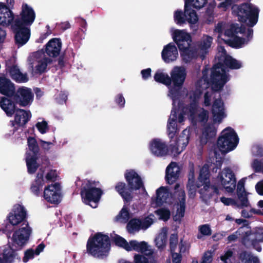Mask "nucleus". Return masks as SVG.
Returning <instances> with one entry per match:
<instances>
[{"instance_id":"obj_1","label":"nucleus","mask_w":263,"mask_h":263,"mask_svg":"<svg viewBox=\"0 0 263 263\" xmlns=\"http://www.w3.org/2000/svg\"><path fill=\"white\" fill-rule=\"evenodd\" d=\"M4 13L0 15V25L4 27H10L12 33H30V27L35 19V13L33 8L26 3L22 5L20 16L15 17L12 10L0 3V9Z\"/></svg>"},{"instance_id":"obj_2","label":"nucleus","mask_w":263,"mask_h":263,"mask_svg":"<svg viewBox=\"0 0 263 263\" xmlns=\"http://www.w3.org/2000/svg\"><path fill=\"white\" fill-rule=\"evenodd\" d=\"M215 60L217 63L211 69V82L212 89L214 91H219L229 80L225 68L238 69L242 67V63L228 54L222 46H218Z\"/></svg>"},{"instance_id":"obj_3","label":"nucleus","mask_w":263,"mask_h":263,"mask_svg":"<svg viewBox=\"0 0 263 263\" xmlns=\"http://www.w3.org/2000/svg\"><path fill=\"white\" fill-rule=\"evenodd\" d=\"M124 177L127 183V185L123 182H118L115 186V190L122 197L125 203L132 201L133 196L132 192L141 188L146 191L143 182L140 175L134 170H126Z\"/></svg>"},{"instance_id":"obj_4","label":"nucleus","mask_w":263,"mask_h":263,"mask_svg":"<svg viewBox=\"0 0 263 263\" xmlns=\"http://www.w3.org/2000/svg\"><path fill=\"white\" fill-rule=\"evenodd\" d=\"M232 14L238 18V21L253 27L258 22L259 9L250 3L240 5L234 4L231 7Z\"/></svg>"},{"instance_id":"obj_5","label":"nucleus","mask_w":263,"mask_h":263,"mask_svg":"<svg viewBox=\"0 0 263 263\" xmlns=\"http://www.w3.org/2000/svg\"><path fill=\"white\" fill-rule=\"evenodd\" d=\"M32 229L28 221H24L21 226L14 229L9 237V243L15 250H20L28 243Z\"/></svg>"},{"instance_id":"obj_6","label":"nucleus","mask_w":263,"mask_h":263,"mask_svg":"<svg viewBox=\"0 0 263 263\" xmlns=\"http://www.w3.org/2000/svg\"><path fill=\"white\" fill-rule=\"evenodd\" d=\"M171 86L169 88L173 102L181 96V89L186 77L185 69L183 67H175L170 72Z\"/></svg>"},{"instance_id":"obj_7","label":"nucleus","mask_w":263,"mask_h":263,"mask_svg":"<svg viewBox=\"0 0 263 263\" xmlns=\"http://www.w3.org/2000/svg\"><path fill=\"white\" fill-rule=\"evenodd\" d=\"M81 196L82 201L92 208L98 207L99 202V183L91 180H84L81 185Z\"/></svg>"},{"instance_id":"obj_8","label":"nucleus","mask_w":263,"mask_h":263,"mask_svg":"<svg viewBox=\"0 0 263 263\" xmlns=\"http://www.w3.org/2000/svg\"><path fill=\"white\" fill-rule=\"evenodd\" d=\"M239 142V138L233 128L228 127L223 129L217 141V145L221 152L225 154L234 150Z\"/></svg>"},{"instance_id":"obj_9","label":"nucleus","mask_w":263,"mask_h":263,"mask_svg":"<svg viewBox=\"0 0 263 263\" xmlns=\"http://www.w3.org/2000/svg\"><path fill=\"white\" fill-rule=\"evenodd\" d=\"M29 68L33 74H41L46 71L47 66L52 62L42 49L31 53L27 59Z\"/></svg>"},{"instance_id":"obj_10","label":"nucleus","mask_w":263,"mask_h":263,"mask_svg":"<svg viewBox=\"0 0 263 263\" xmlns=\"http://www.w3.org/2000/svg\"><path fill=\"white\" fill-rule=\"evenodd\" d=\"M191 5L186 2L184 3V11L179 9L176 10L174 13V20L179 25L185 24L187 22L193 31H196L198 29L196 24L199 18L196 11L191 8Z\"/></svg>"},{"instance_id":"obj_11","label":"nucleus","mask_w":263,"mask_h":263,"mask_svg":"<svg viewBox=\"0 0 263 263\" xmlns=\"http://www.w3.org/2000/svg\"><path fill=\"white\" fill-rule=\"evenodd\" d=\"M221 189H224L227 192L232 193L236 187V179L232 170L229 167L224 168L217 178Z\"/></svg>"},{"instance_id":"obj_12","label":"nucleus","mask_w":263,"mask_h":263,"mask_svg":"<svg viewBox=\"0 0 263 263\" xmlns=\"http://www.w3.org/2000/svg\"><path fill=\"white\" fill-rule=\"evenodd\" d=\"M58 177V173L57 171L54 170H51L46 174L45 178H44L43 172L40 170V171L37 173L34 181L31 185V192L34 194L39 195L40 191L42 190L43 186L47 181H54L57 180Z\"/></svg>"},{"instance_id":"obj_13","label":"nucleus","mask_w":263,"mask_h":263,"mask_svg":"<svg viewBox=\"0 0 263 263\" xmlns=\"http://www.w3.org/2000/svg\"><path fill=\"white\" fill-rule=\"evenodd\" d=\"M174 195L177 197V204L179 205L176 210V214L174 217V220L176 221H181L184 216L185 210L186 195L184 190L180 189V184L176 183L174 186Z\"/></svg>"},{"instance_id":"obj_14","label":"nucleus","mask_w":263,"mask_h":263,"mask_svg":"<svg viewBox=\"0 0 263 263\" xmlns=\"http://www.w3.org/2000/svg\"><path fill=\"white\" fill-rule=\"evenodd\" d=\"M26 211L24 207L19 204L13 206L12 211L8 216V220L9 223L12 226H17L24 221H27L25 220L26 218Z\"/></svg>"},{"instance_id":"obj_15","label":"nucleus","mask_w":263,"mask_h":263,"mask_svg":"<svg viewBox=\"0 0 263 263\" xmlns=\"http://www.w3.org/2000/svg\"><path fill=\"white\" fill-rule=\"evenodd\" d=\"M33 97L34 95L31 89L22 87L17 89L14 99L20 105L25 107L31 104Z\"/></svg>"},{"instance_id":"obj_16","label":"nucleus","mask_w":263,"mask_h":263,"mask_svg":"<svg viewBox=\"0 0 263 263\" xmlns=\"http://www.w3.org/2000/svg\"><path fill=\"white\" fill-rule=\"evenodd\" d=\"M45 199L51 203L58 204L61 200V187L59 183H55L46 187L44 192Z\"/></svg>"},{"instance_id":"obj_17","label":"nucleus","mask_w":263,"mask_h":263,"mask_svg":"<svg viewBox=\"0 0 263 263\" xmlns=\"http://www.w3.org/2000/svg\"><path fill=\"white\" fill-rule=\"evenodd\" d=\"M218 38L229 46L239 49L246 43V39L237 35V34H218Z\"/></svg>"},{"instance_id":"obj_18","label":"nucleus","mask_w":263,"mask_h":263,"mask_svg":"<svg viewBox=\"0 0 263 263\" xmlns=\"http://www.w3.org/2000/svg\"><path fill=\"white\" fill-rule=\"evenodd\" d=\"M151 153L157 157H163L168 154V149L165 142L160 139H154L149 144Z\"/></svg>"},{"instance_id":"obj_19","label":"nucleus","mask_w":263,"mask_h":263,"mask_svg":"<svg viewBox=\"0 0 263 263\" xmlns=\"http://www.w3.org/2000/svg\"><path fill=\"white\" fill-rule=\"evenodd\" d=\"M13 248L8 246L0 249V263H14L18 259V254Z\"/></svg>"},{"instance_id":"obj_20","label":"nucleus","mask_w":263,"mask_h":263,"mask_svg":"<svg viewBox=\"0 0 263 263\" xmlns=\"http://www.w3.org/2000/svg\"><path fill=\"white\" fill-rule=\"evenodd\" d=\"M31 114L29 111L24 109H17L15 112L14 120L12 121V125L14 128L23 127L30 120Z\"/></svg>"},{"instance_id":"obj_21","label":"nucleus","mask_w":263,"mask_h":263,"mask_svg":"<svg viewBox=\"0 0 263 263\" xmlns=\"http://www.w3.org/2000/svg\"><path fill=\"white\" fill-rule=\"evenodd\" d=\"M213 42V38L209 35H204L202 39L196 42L194 44L196 46L199 54L200 58L204 60L205 55L209 53V49Z\"/></svg>"},{"instance_id":"obj_22","label":"nucleus","mask_w":263,"mask_h":263,"mask_svg":"<svg viewBox=\"0 0 263 263\" xmlns=\"http://www.w3.org/2000/svg\"><path fill=\"white\" fill-rule=\"evenodd\" d=\"M212 113L215 122H221L226 115L224 112L223 102L220 98L216 99L213 103Z\"/></svg>"},{"instance_id":"obj_23","label":"nucleus","mask_w":263,"mask_h":263,"mask_svg":"<svg viewBox=\"0 0 263 263\" xmlns=\"http://www.w3.org/2000/svg\"><path fill=\"white\" fill-rule=\"evenodd\" d=\"M202 184L204 185L203 187L200 190L199 193L203 200L207 201L210 199L214 195L219 194V189H220L221 187L219 185H211L210 182Z\"/></svg>"},{"instance_id":"obj_24","label":"nucleus","mask_w":263,"mask_h":263,"mask_svg":"<svg viewBox=\"0 0 263 263\" xmlns=\"http://www.w3.org/2000/svg\"><path fill=\"white\" fill-rule=\"evenodd\" d=\"M174 42L180 51L192 45V39L191 34H172Z\"/></svg>"},{"instance_id":"obj_25","label":"nucleus","mask_w":263,"mask_h":263,"mask_svg":"<svg viewBox=\"0 0 263 263\" xmlns=\"http://www.w3.org/2000/svg\"><path fill=\"white\" fill-rule=\"evenodd\" d=\"M61 46L62 43L60 39L57 38L52 39L46 45V53L50 58V57H57L60 54Z\"/></svg>"},{"instance_id":"obj_26","label":"nucleus","mask_w":263,"mask_h":263,"mask_svg":"<svg viewBox=\"0 0 263 263\" xmlns=\"http://www.w3.org/2000/svg\"><path fill=\"white\" fill-rule=\"evenodd\" d=\"M180 174L179 168L176 162H171L165 170V180L168 184H173L178 178Z\"/></svg>"},{"instance_id":"obj_27","label":"nucleus","mask_w":263,"mask_h":263,"mask_svg":"<svg viewBox=\"0 0 263 263\" xmlns=\"http://www.w3.org/2000/svg\"><path fill=\"white\" fill-rule=\"evenodd\" d=\"M178 55L176 47L171 43L165 46L161 52L162 59L166 63L175 61Z\"/></svg>"},{"instance_id":"obj_28","label":"nucleus","mask_w":263,"mask_h":263,"mask_svg":"<svg viewBox=\"0 0 263 263\" xmlns=\"http://www.w3.org/2000/svg\"><path fill=\"white\" fill-rule=\"evenodd\" d=\"M87 253L94 257H99V233L90 236L86 245Z\"/></svg>"},{"instance_id":"obj_29","label":"nucleus","mask_w":263,"mask_h":263,"mask_svg":"<svg viewBox=\"0 0 263 263\" xmlns=\"http://www.w3.org/2000/svg\"><path fill=\"white\" fill-rule=\"evenodd\" d=\"M177 115L176 109L173 108L168 119L167 125L168 136L170 138L173 139L178 133L177 125Z\"/></svg>"},{"instance_id":"obj_30","label":"nucleus","mask_w":263,"mask_h":263,"mask_svg":"<svg viewBox=\"0 0 263 263\" xmlns=\"http://www.w3.org/2000/svg\"><path fill=\"white\" fill-rule=\"evenodd\" d=\"M180 52L183 61L185 63H190L193 60L196 59L198 57H200V54L195 44L191 45Z\"/></svg>"},{"instance_id":"obj_31","label":"nucleus","mask_w":263,"mask_h":263,"mask_svg":"<svg viewBox=\"0 0 263 263\" xmlns=\"http://www.w3.org/2000/svg\"><path fill=\"white\" fill-rule=\"evenodd\" d=\"M110 239L107 235L100 232V257L103 258L108 256L110 250Z\"/></svg>"},{"instance_id":"obj_32","label":"nucleus","mask_w":263,"mask_h":263,"mask_svg":"<svg viewBox=\"0 0 263 263\" xmlns=\"http://www.w3.org/2000/svg\"><path fill=\"white\" fill-rule=\"evenodd\" d=\"M129 247L130 251L134 250L137 252H140L148 256H151L153 254V251L149 248V246L145 241L138 242L136 240H131L129 241Z\"/></svg>"},{"instance_id":"obj_33","label":"nucleus","mask_w":263,"mask_h":263,"mask_svg":"<svg viewBox=\"0 0 263 263\" xmlns=\"http://www.w3.org/2000/svg\"><path fill=\"white\" fill-rule=\"evenodd\" d=\"M216 129L213 124H209L204 128L201 136L200 137V143L202 145H205L209 140L215 137Z\"/></svg>"},{"instance_id":"obj_34","label":"nucleus","mask_w":263,"mask_h":263,"mask_svg":"<svg viewBox=\"0 0 263 263\" xmlns=\"http://www.w3.org/2000/svg\"><path fill=\"white\" fill-rule=\"evenodd\" d=\"M11 77L17 82L25 83L28 78L26 73H23L16 65L8 67L7 68Z\"/></svg>"},{"instance_id":"obj_35","label":"nucleus","mask_w":263,"mask_h":263,"mask_svg":"<svg viewBox=\"0 0 263 263\" xmlns=\"http://www.w3.org/2000/svg\"><path fill=\"white\" fill-rule=\"evenodd\" d=\"M190 139V130L186 129H184L181 135L176 139L175 144L173 146V149L175 148L178 150L179 147H181V151L184 149L189 143Z\"/></svg>"},{"instance_id":"obj_36","label":"nucleus","mask_w":263,"mask_h":263,"mask_svg":"<svg viewBox=\"0 0 263 263\" xmlns=\"http://www.w3.org/2000/svg\"><path fill=\"white\" fill-rule=\"evenodd\" d=\"M0 92L8 96L14 94V85L9 79L4 77L0 78Z\"/></svg>"},{"instance_id":"obj_37","label":"nucleus","mask_w":263,"mask_h":263,"mask_svg":"<svg viewBox=\"0 0 263 263\" xmlns=\"http://www.w3.org/2000/svg\"><path fill=\"white\" fill-rule=\"evenodd\" d=\"M37 158V155H32L30 152L26 153V165L29 174H33L39 167Z\"/></svg>"},{"instance_id":"obj_38","label":"nucleus","mask_w":263,"mask_h":263,"mask_svg":"<svg viewBox=\"0 0 263 263\" xmlns=\"http://www.w3.org/2000/svg\"><path fill=\"white\" fill-rule=\"evenodd\" d=\"M238 258L241 263H259L257 257L246 250L240 251L238 254Z\"/></svg>"},{"instance_id":"obj_39","label":"nucleus","mask_w":263,"mask_h":263,"mask_svg":"<svg viewBox=\"0 0 263 263\" xmlns=\"http://www.w3.org/2000/svg\"><path fill=\"white\" fill-rule=\"evenodd\" d=\"M0 106L8 116H12L15 111L14 104L9 99L2 97L0 99Z\"/></svg>"},{"instance_id":"obj_40","label":"nucleus","mask_w":263,"mask_h":263,"mask_svg":"<svg viewBox=\"0 0 263 263\" xmlns=\"http://www.w3.org/2000/svg\"><path fill=\"white\" fill-rule=\"evenodd\" d=\"M170 78V77L167 73H164L159 70L156 71L154 77L155 81L162 83L167 87L171 86V80Z\"/></svg>"},{"instance_id":"obj_41","label":"nucleus","mask_w":263,"mask_h":263,"mask_svg":"<svg viewBox=\"0 0 263 263\" xmlns=\"http://www.w3.org/2000/svg\"><path fill=\"white\" fill-rule=\"evenodd\" d=\"M71 27V25L69 21L57 23L53 29H51L49 25L46 26L47 32L46 33H52L53 31L58 32H64Z\"/></svg>"},{"instance_id":"obj_42","label":"nucleus","mask_w":263,"mask_h":263,"mask_svg":"<svg viewBox=\"0 0 263 263\" xmlns=\"http://www.w3.org/2000/svg\"><path fill=\"white\" fill-rule=\"evenodd\" d=\"M198 98L199 97L196 93H194L193 99L192 102L183 109L185 112L187 111L190 114V116L192 117H194L197 112L198 107L197 100Z\"/></svg>"},{"instance_id":"obj_43","label":"nucleus","mask_w":263,"mask_h":263,"mask_svg":"<svg viewBox=\"0 0 263 263\" xmlns=\"http://www.w3.org/2000/svg\"><path fill=\"white\" fill-rule=\"evenodd\" d=\"M209 165L208 164H205L201 167L200 170V173L198 177V179L200 182H201L202 184H204L206 183H208L210 181V170H209Z\"/></svg>"},{"instance_id":"obj_44","label":"nucleus","mask_w":263,"mask_h":263,"mask_svg":"<svg viewBox=\"0 0 263 263\" xmlns=\"http://www.w3.org/2000/svg\"><path fill=\"white\" fill-rule=\"evenodd\" d=\"M141 219L139 218H132L127 223L126 226L127 230L128 233H133L136 231L141 230Z\"/></svg>"},{"instance_id":"obj_45","label":"nucleus","mask_w":263,"mask_h":263,"mask_svg":"<svg viewBox=\"0 0 263 263\" xmlns=\"http://www.w3.org/2000/svg\"><path fill=\"white\" fill-rule=\"evenodd\" d=\"M168 196V190L164 186H161L156 190V202L163 203L166 202Z\"/></svg>"},{"instance_id":"obj_46","label":"nucleus","mask_w":263,"mask_h":263,"mask_svg":"<svg viewBox=\"0 0 263 263\" xmlns=\"http://www.w3.org/2000/svg\"><path fill=\"white\" fill-rule=\"evenodd\" d=\"M28 148L26 153L30 152L32 155H37L39 147L35 138L29 137L27 139Z\"/></svg>"},{"instance_id":"obj_47","label":"nucleus","mask_w":263,"mask_h":263,"mask_svg":"<svg viewBox=\"0 0 263 263\" xmlns=\"http://www.w3.org/2000/svg\"><path fill=\"white\" fill-rule=\"evenodd\" d=\"M112 241L116 246L123 248L127 251H130L129 242L128 243V242L122 237L118 235H116L113 238Z\"/></svg>"},{"instance_id":"obj_48","label":"nucleus","mask_w":263,"mask_h":263,"mask_svg":"<svg viewBox=\"0 0 263 263\" xmlns=\"http://www.w3.org/2000/svg\"><path fill=\"white\" fill-rule=\"evenodd\" d=\"M246 26L245 25L241 24L239 26V24H232L229 28L227 27V30L224 33H246Z\"/></svg>"},{"instance_id":"obj_49","label":"nucleus","mask_w":263,"mask_h":263,"mask_svg":"<svg viewBox=\"0 0 263 263\" xmlns=\"http://www.w3.org/2000/svg\"><path fill=\"white\" fill-rule=\"evenodd\" d=\"M156 246L159 249H163L167 241V231L159 234L155 239Z\"/></svg>"},{"instance_id":"obj_50","label":"nucleus","mask_w":263,"mask_h":263,"mask_svg":"<svg viewBox=\"0 0 263 263\" xmlns=\"http://www.w3.org/2000/svg\"><path fill=\"white\" fill-rule=\"evenodd\" d=\"M135 263H158L157 261L152 257H146L140 254L134 256Z\"/></svg>"},{"instance_id":"obj_51","label":"nucleus","mask_w":263,"mask_h":263,"mask_svg":"<svg viewBox=\"0 0 263 263\" xmlns=\"http://www.w3.org/2000/svg\"><path fill=\"white\" fill-rule=\"evenodd\" d=\"M199 232L201 234H198L197 238L201 239L202 236H210L212 234V230L208 224H204L199 227Z\"/></svg>"},{"instance_id":"obj_52","label":"nucleus","mask_w":263,"mask_h":263,"mask_svg":"<svg viewBox=\"0 0 263 263\" xmlns=\"http://www.w3.org/2000/svg\"><path fill=\"white\" fill-rule=\"evenodd\" d=\"M130 218V214L128 208L124 205L119 214L116 217L117 220L122 219L125 222L127 221Z\"/></svg>"},{"instance_id":"obj_53","label":"nucleus","mask_w":263,"mask_h":263,"mask_svg":"<svg viewBox=\"0 0 263 263\" xmlns=\"http://www.w3.org/2000/svg\"><path fill=\"white\" fill-rule=\"evenodd\" d=\"M30 38V34H15V40L18 46L25 44Z\"/></svg>"},{"instance_id":"obj_54","label":"nucleus","mask_w":263,"mask_h":263,"mask_svg":"<svg viewBox=\"0 0 263 263\" xmlns=\"http://www.w3.org/2000/svg\"><path fill=\"white\" fill-rule=\"evenodd\" d=\"M199 187L196 186L193 181L190 182V180L186 185V189L188 192V196L190 198L193 199L196 196L197 188Z\"/></svg>"},{"instance_id":"obj_55","label":"nucleus","mask_w":263,"mask_h":263,"mask_svg":"<svg viewBox=\"0 0 263 263\" xmlns=\"http://www.w3.org/2000/svg\"><path fill=\"white\" fill-rule=\"evenodd\" d=\"M35 127L42 134H45L49 130L48 123L45 120L38 121L35 124Z\"/></svg>"},{"instance_id":"obj_56","label":"nucleus","mask_w":263,"mask_h":263,"mask_svg":"<svg viewBox=\"0 0 263 263\" xmlns=\"http://www.w3.org/2000/svg\"><path fill=\"white\" fill-rule=\"evenodd\" d=\"M156 213L160 216V218L164 221H167L171 216V213L169 210L162 208L157 211Z\"/></svg>"},{"instance_id":"obj_57","label":"nucleus","mask_w":263,"mask_h":263,"mask_svg":"<svg viewBox=\"0 0 263 263\" xmlns=\"http://www.w3.org/2000/svg\"><path fill=\"white\" fill-rule=\"evenodd\" d=\"M178 242V237L177 234H172L170 238V252L175 251Z\"/></svg>"},{"instance_id":"obj_58","label":"nucleus","mask_w":263,"mask_h":263,"mask_svg":"<svg viewBox=\"0 0 263 263\" xmlns=\"http://www.w3.org/2000/svg\"><path fill=\"white\" fill-rule=\"evenodd\" d=\"M252 167L255 173H263V159L262 160L254 159L252 163Z\"/></svg>"},{"instance_id":"obj_59","label":"nucleus","mask_w":263,"mask_h":263,"mask_svg":"<svg viewBox=\"0 0 263 263\" xmlns=\"http://www.w3.org/2000/svg\"><path fill=\"white\" fill-rule=\"evenodd\" d=\"M76 23L79 26V31L82 33H85L87 31V24L85 19L78 17L75 18Z\"/></svg>"},{"instance_id":"obj_60","label":"nucleus","mask_w":263,"mask_h":263,"mask_svg":"<svg viewBox=\"0 0 263 263\" xmlns=\"http://www.w3.org/2000/svg\"><path fill=\"white\" fill-rule=\"evenodd\" d=\"M237 194L238 198L240 201V206L242 208L248 206L249 204V200L247 192L238 193Z\"/></svg>"},{"instance_id":"obj_61","label":"nucleus","mask_w":263,"mask_h":263,"mask_svg":"<svg viewBox=\"0 0 263 263\" xmlns=\"http://www.w3.org/2000/svg\"><path fill=\"white\" fill-rule=\"evenodd\" d=\"M141 229L146 230L153 223V219L149 216H147L142 219H141Z\"/></svg>"},{"instance_id":"obj_62","label":"nucleus","mask_w":263,"mask_h":263,"mask_svg":"<svg viewBox=\"0 0 263 263\" xmlns=\"http://www.w3.org/2000/svg\"><path fill=\"white\" fill-rule=\"evenodd\" d=\"M35 255L34 251L33 249H30L27 250L24 253V256L23 258V261L24 262H27L29 260L32 259L34 258Z\"/></svg>"},{"instance_id":"obj_63","label":"nucleus","mask_w":263,"mask_h":263,"mask_svg":"<svg viewBox=\"0 0 263 263\" xmlns=\"http://www.w3.org/2000/svg\"><path fill=\"white\" fill-rule=\"evenodd\" d=\"M228 24L223 22H219L215 26L214 33H223V31L227 30Z\"/></svg>"},{"instance_id":"obj_64","label":"nucleus","mask_w":263,"mask_h":263,"mask_svg":"<svg viewBox=\"0 0 263 263\" xmlns=\"http://www.w3.org/2000/svg\"><path fill=\"white\" fill-rule=\"evenodd\" d=\"M209 119V112L208 110L203 109L202 111L198 114V121L201 123H206Z\"/></svg>"}]
</instances>
